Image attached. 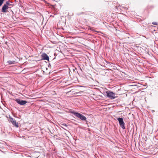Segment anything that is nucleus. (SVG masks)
Returning a JSON list of instances; mask_svg holds the SVG:
<instances>
[{"mask_svg":"<svg viewBox=\"0 0 158 158\" xmlns=\"http://www.w3.org/2000/svg\"><path fill=\"white\" fill-rule=\"evenodd\" d=\"M71 113L74 115L76 117L82 120L85 121L86 119V118L83 115L80 113L75 111H72Z\"/></svg>","mask_w":158,"mask_h":158,"instance_id":"1","label":"nucleus"},{"mask_svg":"<svg viewBox=\"0 0 158 158\" xmlns=\"http://www.w3.org/2000/svg\"><path fill=\"white\" fill-rule=\"evenodd\" d=\"M106 93L107 97L111 99H114L116 97L115 94L112 91H108L106 92Z\"/></svg>","mask_w":158,"mask_h":158,"instance_id":"2","label":"nucleus"},{"mask_svg":"<svg viewBox=\"0 0 158 158\" xmlns=\"http://www.w3.org/2000/svg\"><path fill=\"white\" fill-rule=\"evenodd\" d=\"M117 119L119 122V125L123 129H125V123L123 121V118H118Z\"/></svg>","mask_w":158,"mask_h":158,"instance_id":"3","label":"nucleus"},{"mask_svg":"<svg viewBox=\"0 0 158 158\" xmlns=\"http://www.w3.org/2000/svg\"><path fill=\"white\" fill-rule=\"evenodd\" d=\"M9 121L13 125L15 126L16 127H18V123H16V120L12 117L9 116Z\"/></svg>","mask_w":158,"mask_h":158,"instance_id":"4","label":"nucleus"},{"mask_svg":"<svg viewBox=\"0 0 158 158\" xmlns=\"http://www.w3.org/2000/svg\"><path fill=\"white\" fill-rule=\"evenodd\" d=\"M15 101L18 104L21 105H24L27 103V101L23 100H21L19 98L16 99H15Z\"/></svg>","mask_w":158,"mask_h":158,"instance_id":"5","label":"nucleus"},{"mask_svg":"<svg viewBox=\"0 0 158 158\" xmlns=\"http://www.w3.org/2000/svg\"><path fill=\"white\" fill-rule=\"evenodd\" d=\"M9 8L8 6L6 5H4L2 8L1 11L2 12L6 13L7 12L6 9Z\"/></svg>","mask_w":158,"mask_h":158,"instance_id":"6","label":"nucleus"},{"mask_svg":"<svg viewBox=\"0 0 158 158\" xmlns=\"http://www.w3.org/2000/svg\"><path fill=\"white\" fill-rule=\"evenodd\" d=\"M42 58L44 60H49V57L46 53H44L42 55Z\"/></svg>","mask_w":158,"mask_h":158,"instance_id":"7","label":"nucleus"},{"mask_svg":"<svg viewBox=\"0 0 158 158\" xmlns=\"http://www.w3.org/2000/svg\"><path fill=\"white\" fill-rule=\"evenodd\" d=\"M7 63L9 64H15L16 61L15 60H9L7 61Z\"/></svg>","mask_w":158,"mask_h":158,"instance_id":"8","label":"nucleus"},{"mask_svg":"<svg viewBox=\"0 0 158 158\" xmlns=\"http://www.w3.org/2000/svg\"><path fill=\"white\" fill-rule=\"evenodd\" d=\"M4 0H0V6L2 5Z\"/></svg>","mask_w":158,"mask_h":158,"instance_id":"9","label":"nucleus"},{"mask_svg":"<svg viewBox=\"0 0 158 158\" xmlns=\"http://www.w3.org/2000/svg\"><path fill=\"white\" fill-rule=\"evenodd\" d=\"M10 5V3L9 1H7L6 2V4H4V5H6V6H8Z\"/></svg>","mask_w":158,"mask_h":158,"instance_id":"10","label":"nucleus"},{"mask_svg":"<svg viewBox=\"0 0 158 158\" xmlns=\"http://www.w3.org/2000/svg\"><path fill=\"white\" fill-rule=\"evenodd\" d=\"M152 24L154 25H157V23L156 22H153L152 23Z\"/></svg>","mask_w":158,"mask_h":158,"instance_id":"11","label":"nucleus"},{"mask_svg":"<svg viewBox=\"0 0 158 158\" xmlns=\"http://www.w3.org/2000/svg\"><path fill=\"white\" fill-rule=\"evenodd\" d=\"M62 125H63V126H65V127H67V125L66 124H65V123H64V124H62Z\"/></svg>","mask_w":158,"mask_h":158,"instance_id":"12","label":"nucleus"},{"mask_svg":"<svg viewBox=\"0 0 158 158\" xmlns=\"http://www.w3.org/2000/svg\"><path fill=\"white\" fill-rule=\"evenodd\" d=\"M81 14H84V13H83V12H82V13H81Z\"/></svg>","mask_w":158,"mask_h":158,"instance_id":"13","label":"nucleus"},{"mask_svg":"<svg viewBox=\"0 0 158 158\" xmlns=\"http://www.w3.org/2000/svg\"><path fill=\"white\" fill-rule=\"evenodd\" d=\"M80 69H81V68H80Z\"/></svg>","mask_w":158,"mask_h":158,"instance_id":"14","label":"nucleus"}]
</instances>
